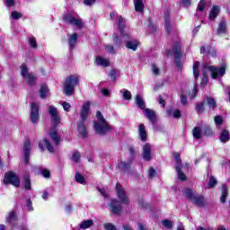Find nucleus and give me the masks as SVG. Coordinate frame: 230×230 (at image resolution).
Instances as JSON below:
<instances>
[{"instance_id": "nucleus-1", "label": "nucleus", "mask_w": 230, "mask_h": 230, "mask_svg": "<svg viewBox=\"0 0 230 230\" xmlns=\"http://www.w3.org/2000/svg\"><path fill=\"white\" fill-rule=\"evenodd\" d=\"M89 111H91V102H86L83 104L80 113V121L77 123V130L79 135L83 137H86L89 134L87 127L84 124V121H85V119H87V116H89Z\"/></svg>"}, {"instance_id": "nucleus-2", "label": "nucleus", "mask_w": 230, "mask_h": 230, "mask_svg": "<svg viewBox=\"0 0 230 230\" xmlns=\"http://www.w3.org/2000/svg\"><path fill=\"white\" fill-rule=\"evenodd\" d=\"M96 118L98 121L93 123L94 129L100 136H105L107 132L111 131V125L107 123V120H105V118H103L102 112L97 111Z\"/></svg>"}, {"instance_id": "nucleus-3", "label": "nucleus", "mask_w": 230, "mask_h": 230, "mask_svg": "<svg viewBox=\"0 0 230 230\" xmlns=\"http://www.w3.org/2000/svg\"><path fill=\"white\" fill-rule=\"evenodd\" d=\"M80 84V75H74L66 77L64 83V93L66 96L75 94V87Z\"/></svg>"}, {"instance_id": "nucleus-4", "label": "nucleus", "mask_w": 230, "mask_h": 230, "mask_svg": "<svg viewBox=\"0 0 230 230\" xmlns=\"http://www.w3.org/2000/svg\"><path fill=\"white\" fill-rule=\"evenodd\" d=\"M63 21L66 24L75 26V28H78L79 30H82V28H84V22H82L78 14H71L67 13L64 15Z\"/></svg>"}, {"instance_id": "nucleus-5", "label": "nucleus", "mask_w": 230, "mask_h": 230, "mask_svg": "<svg viewBox=\"0 0 230 230\" xmlns=\"http://www.w3.org/2000/svg\"><path fill=\"white\" fill-rule=\"evenodd\" d=\"M20 69H21V75L22 78H24L28 85L32 86V85H35V84H37V76H35V74L30 72L26 64H22L20 66Z\"/></svg>"}, {"instance_id": "nucleus-6", "label": "nucleus", "mask_w": 230, "mask_h": 230, "mask_svg": "<svg viewBox=\"0 0 230 230\" xmlns=\"http://www.w3.org/2000/svg\"><path fill=\"white\" fill-rule=\"evenodd\" d=\"M205 68L209 69L212 78L214 80H217V78H222L224 75H226V69H227V66L226 64H223L221 66L217 67V66H208L207 65L204 66Z\"/></svg>"}, {"instance_id": "nucleus-7", "label": "nucleus", "mask_w": 230, "mask_h": 230, "mask_svg": "<svg viewBox=\"0 0 230 230\" xmlns=\"http://www.w3.org/2000/svg\"><path fill=\"white\" fill-rule=\"evenodd\" d=\"M4 184H12L15 188H19L21 186V180L15 172L11 171L4 174Z\"/></svg>"}, {"instance_id": "nucleus-8", "label": "nucleus", "mask_w": 230, "mask_h": 230, "mask_svg": "<svg viewBox=\"0 0 230 230\" xmlns=\"http://www.w3.org/2000/svg\"><path fill=\"white\" fill-rule=\"evenodd\" d=\"M172 53H174V62L176 64V67L178 69H181L183 66L182 61L181 60V57L182 54H181V44L176 43L172 49Z\"/></svg>"}, {"instance_id": "nucleus-9", "label": "nucleus", "mask_w": 230, "mask_h": 230, "mask_svg": "<svg viewBox=\"0 0 230 230\" xmlns=\"http://www.w3.org/2000/svg\"><path fill=\"white\" fill-rule=\"evenodd\" d=\"M116 191L119 199L122 204H128V197L119 183L116 184Z\"/></svg>"}, {"instance_id": "nucleus-10", "label": "nucleus", "mask_w": 230, "mask_h": 230, "mask_svg": "<svg viewBox=\"0 0 230 230\" xmlns=\"http://www.w3.org/2000/svg\"><path fill=\"white\" fill-rule=\"evenodd\" d=\"M49 113L52 118L53 127L57 128L58 123H60V115H58V111L55 106H50L49 108Z\"/></svg>"}, {"instance_id": "nucleus-11", "label": "nucleus", "mask_w": 230, "mask_h": 230, "mask_svg": "<svg viewBox=\"0 0 230 230\" xmlns=\"http://www.w3.org/2000/svg\"><path fill=\"white\" fill-rule=\"evenodd\" d=\"M31 121L33 124L39 123V105L35 102L31 104Z\"/></svg>"}, {"instance_id": "nucleus-12", "label": "nucleus", "mask_w": 230, "mask_h": 230, "mask_svg": "<svg viewBox=\"0 0 230 230\" xmlns=\"http://www.w3.org/2000/svg\"><path fill=\"white\" fill-rule=\"evenodd\" d=\"M23 155H24V163L25 164H29L30 163V155L31 154V142L30 140H26L23 144Z\"/></svg>"}, {"instance_id": "nucleus-13", "label": "nucleus", "mask_w": 230, "mask_h": 230, "mask_svg": "<svg viewBox=\"0 0 230 230\" xmlns=\"http://www.w3.org/2000/svg\"><path fill=\"white\" fill-rule=\"evenodd\" d=\"M117 24L119 28V31H120V34L122 37H127L128 34L125 33L124 30L125 27L127 26V21L125 18H123L121 15L117 16Z\"/></svg>"}, {"instance_id": "nucleus-14", "label": "nucleus", "mask_w": 230, "mask_h": 230, "mask_svg": "<svg viewBox=\"0 0 230 230\" xmlns=\"http://www.w3.org/2000/svg\"><path fill=\"white\" fill-rule=\"evenodd\" d=\"M118 166L120 172L128 174L132 170V160L128 162H120Z\"/></svg>"}, {"instance_id": "nucleus-15", "label": "nucleus", "mask_w": 230, "mask_h": 230, "mask_svg": "<svg viewBox=\"0 0 230 230\" xmlns=\"http://www.w3.org/2000/svg\"><path fill=\"white\" fill-rule=\"evenodd\" d=\"M109 206H110L111 211V213H113V215H119V212L122 209L121 202L118 201L117 199H111Z\"/></svg>"}, {"instance_id": "nucleus-16", "label": "nucleus", "mask_w": 230, "mask_h": 230, "mask_svg": "<svg viewBox=\"0 0 230 230\" xmlns=\"http://www.w3.org/2000/svg\"><path fill=\"white\" fill-rule=\"evenodd\" d=\"M146 118H147V119H149V121L153 124L155 125V121H157V114H155V111H154V110L146 108L143 111Z\"/></svg>"}, {"instance_id": "nucleus-17", "label": "nucleus", "mask_w": 230, "mask_h": 230, "mask_svg": "<svg viewBox=\"0 0 230 230\" xmlns=\"http://www.w3.org/2000/svg\"><path fill=\"white\" fill-rule=\"evenodd\" d=\"M143 158L145 161H152V146L150 144H146L143 146Z\"/></svg>"}, {"instance_id": "nucleus-18", "label": "nucleus", "mask_w": 230, "mask_h": 230, "mask_svg": "<svg viewBox=\"0 0 230 230\" xmlns=\"http://www.w3.org/2000/svg\"><path fill=\"white\" fill-rule=\"evenodd\" d=\"M191 202H193V204H196V206H199V208H204V206H206V199L202 195L196 194Z\"/></svg>"}, {"instance_id": "nucleus-19", "label": "nucleus", "mask_w": 230, "mask_h": 230, "mask_svg": "<svg viewBox=\"0 0 230 230\" xmlns=\"http://www.w3.org/2000/svg\"><path fill=\"white\" fill-rule=\"evenodd\" d=\"M49 96V88H48V85L46 84H41L40 88V98L41 100H46Z\"/></svg>"}, {"instance_id": "nucleus-20", "label": "nucleus", "mask_w": 230, "mask_h": 230, "mask_svg": "<svg viewBox=\"0 0 230 230\" xmlns=\"http://www.w3.org/2000/svg\"><path fill=\"white\" fill-rule=\"evenodd\" d=\"M217 35H224L227 33V23L226 21H221L217 29Z\"/></svg>"}, {"instance_id": "nucleus-21", "label": "nucleus", "mask_w": 230, "mask_h": 230, "mask_svg": "<svg viewBox=\"0 0 230 230\" xmlns=\"http://www.w3.org/2000/svg\"><path fill=\"white\" fill-rule=\"evenodd\" d=\"M6 222L13 227V226H15V223L17 222V213H15V211H11L6 217Z\"/></svg>"}, {"instance_id": "nucleus-22", "label": "nucleus", "mask_w": 230, "mask_h": 230, "mask_svg": "<svg viewBox=\"0 0 230 230\" xmlns=\"http://www.w3.org/2000/svg\"><path fill=\"white\" fill-rule=\"evenodd\" d=\"M166 113L169 118L179 119L181 118V116H182V114L181 113V110H173L172 108H168Z\"/></svg>"}, {"instance_id": "nucleus-23", "label": "nucleus", "mask_w": 230, "mask_h": 230, "mask_svg": "<svg viewBox=\"0 0 230 230\" xmlns=\"http://www.w3.org/2000/svg\"><path fill=\"white\" fill-rule=\"evenodd\" d=\"M218 13H220V6L215 5L209 12V19L210 21H215L217 17H218Z\"/></svg>"}, {"instance_id": "nucleus-24", "label": "nucleus", "mask_w": 230, "mask_h": 230, "mask_svg": "<svg viewBox=\"0 0 230 230\" xmlns=\"http://www.w3.org/2000/svg\"><path fill=\"white\" fill-rule=\"evenodd\" d=\"M95 62L97 66H102V67H109V66H111V62L109 61V59L102 58L100 56L96 58Z\"/></svg>"}, {"instance_id": "nucleus-25", "label": "nucleus", "mask_w": 230, "mask_h": 230, "mask_svg": "<svg viewBox=\"0 0 230 230\" xmlns=\"http://www.w3.org/2000/svg\"><path fill=\"white\" fill-rule=\"evenodd\" d=\"M138 135L141 141H146V128L143 123L138 126Z\"/></svg>"}, {"instance_id": "nucleus-26", "label": "nucleus", "mask_w": 230, "mask_h": 230, "mask_svg": "<svg viewBox=\"0 0 230 230\" xmlns=\"http://www.w3.org/2000/svg\"><path fill=\"white\" fill-rule=\"evenodd\" d=\"M134 4L136 12H138L139 13L145 12V4L143 3V0H134Z\"/></svg>"}, {"instance_id": "nucleus-27", "label": "nucleus", "mask_w": 230, "mask_h": 230, "mask_svg": "<svg viewBox=\"0 0 230 230\" xmlns=\"http://www.w3.org/2000/svg\"><path fill=\"white\" fill-rule=\"evenodd\" d=\"M139 42L137 40H128L126 42V48H128V49H132V51H136Z\"/></svg>"}, {"instance_id": "nucleus-28", "label": "nucleus", "mask_w": 230, "mask_h": 230, "mask_svg": "<svg viewBox=\"0 0 230 230\" xmlns=\"http://www.w3.org/2000/svg\"><path fill=\"white\" fill-rule=\"evenodd\" d=\"M77 41H78V34L76 33L72 34L68 39L69 49H75V45L76 44Z\"/></svg>"}, {"instance_id": "nucleus-29", "label": "nucleus", "mask_w": 230, "mask_h": 230, "mask_svg": "<svg viewBox=\"0 0 230 230\" xmlns=\"http://www.w3.org/2000/svg\"><path fill=\"white\" fill-rule=\"evenodd\" d=\"M226 199H227V185L224 184L221 187L220 202L226 204Z\"/></svg>"}, {"instance_id": "nucleus-30", "label": "nucleus", "mask_w": 230, "mask_h": 230, "mask_svg": "<svg viewBox=\"0 0 230 230\" xmlns=\"http://www.w3.org/2000/svg\"><path fill=\"white\" fill-rule=\"evenodd\" d=\"M192 136H193L194 139H201L202 138V128H200V127H199V126H196L192 129Z\"/></svg>"}, {"instance_id": "nucleus-31", "label": "nucleus", "mask_w": 230, "mask_h": 230, "mask_svg": "<svg viewBox=\"0 0 230 230\" xmlns=\"http://www.w3.org/2000/svg\"><path fill=\"white\" fill-rule=\"evenodd\" d=\"M219 139L222 143H227V141H229V139H230L229 131H227V129H223L221 131Z\"/></svg>"}, {"instance_id": "nucleus-32", "label": "nucleus", "mask_w": 230, "mask_h": 230, "mask_svg": "<svg viewBox=\"0 0 230 230\" xmlns=\"http://www.w3.org/2000/svg\"><path fill=\"white\" fill-rule=\"evenodd\" d=\"M185 197L187 199H189L190 202L193 200V199H195V196L197 194H195V192H193V190H191V189H185L183 191Z\"/></svg>"}, {"instance_id": "nucleus-33", "label": "nucleus", "mask_w": 230, "mask_h": 230, "mask_svg": "<svg viewBox=\"0 0 230 230\" xmlns=\"http://www.w3.org/2000/svg\"><path fill=\"white\" fill-rule=\"evenodd\" d=\"M136 103L137 107H139V109H142V111L146 109V105L145 104V101L143 100V97H141V95L136 96Z\"/></svg>"}, {"instance_id": "nucleus-34", "label": "nucleus", "mask_w": 230, "mask_h": 230, "mask_svg": "<svg viewBox=\"0 0 230 230\" xmlns=\"http://www.w3.org/2000/svg\"><path fill=\"white\" fill-rule=\"evenodd\" d=\"M23 186L25 190H31V181H30V174L23 176Z\"/></svg>"}, {"instance_id": "nucleus-35", "label": "nucleus", "mask_w": 230, "mask_h": 230, "mask_svg": "<svg viewBox=\"0 0 230 230\" xmlns=\"http://www.w3.org/2000/svg\"><path fill=\"white\" fill-rule=\"evenodd\" d=\"M200 66V63L199 61H195L193 63V75L195 80H197V78H199V76L200 75L199 72V67Z\"/></svg>"}, {"instance_id": "nucleus-36", "label": "nucleus", "mask_w": 230, "mask_h": 230, "mask_svg": "<svg viewBox=\"0 0 230 230\" xmlns=\"http://www.w3.org/2000/svg\"><path fill=\"white\" fill-rule=\"evenodd\" d=\"M50 138L54 141L56 146H58V143H60V137H58V134H57V130H54L49 133Z\"/></svg>"}, {"instance_id": "nucleus-37", "label": "nucleus", "mask_w": 230, "mask_h": 230, "mask_svg": "<svg viewBox=\"0 0 230 230\" xmlns=\"http://www.w3.org/2000/svg\"><path fill=\"white\" fill-rule=\"evenodd\" d=\"M42 143L43 145H45L49 152H50L51 154L55 152V148L53 147V145H51V143L49 142V140H48V138L43 139Z\"/></svg>"}, {"instance_id": "nucleus-38", "label": "nucleus", "mask_w": 230, "mask_h": 230, "mask_svg": "<svg viewBox=\"0 0 230 230\" xmlns=\"http://www.w3.org/2000/svg\"><path fill=\"white\" fill-rule=\"evenodd\" d=\"M93 225V220H84L80 224L81 229H89Z\"/></svg>"}, {"instance_id": "nucleus-39", "label": "nucleus", "mask_w": 230, "mask_h": 230, "mask_svg": "<svg viewBox=\"0 0 230 230\" xmlns=\"http://www.w3.org/2000/svg\"><path fill=\"white\" fill-rule=\"evenodd\" d=\"M181 166H176V172L178 173V178L180 179V181H186V174L183 173V172L181 171Z\"/></svg>"}, {"instance_id": "nucleus-40", "label": "nucleus", "mask_w": 230, "mask_h": 230, "mask_svg": "<svg viewBox=\"0 0 230 230\" xmlns=\"http://www.w3.org/2000/svg\"><path fill=\"white\" fill-rule=\"evenodd\" d=\"M122 40L121 39H119V36L116 33L113 34V44H115V46H117L118 48H119L122 44Z\"/></svg>"}, {"instance_id": "nucleus-41", "label": "nucleus", "mask_w": 230, "mask_h": 230, "mask_svg": "<svg viewBox=\"0 0 230 230\" xmlns=\"http://www.w3.org/2000/svg\"><path fill=\"white\" fill-rule=\"evenodd\" d=\"M80 157H81V155H80V152L78 151H75L73 154H72V161L74 163H79L80 162Z\"/></svg>"}, {"instance_id": "nucleus-42", "label": "nucleus", "mask_w": 230, "mask_h": 230, "mask_svg": "<svg viewBox=\"0 0 230 230\" xmlns=\"http://www.w3.org/2000/svg\"><path fill=\"white\" fill-rule=\"evenodd\" d=\"M174 161L176 163V166H180V168H182V161L181 160V155L179 153L174 154Z\"/></svg>"}, {"instance_id": "nucleus-43", "label": "nucleus", "mask_w": 230, "mask_h": 230, "mask_svg": "<svg viewBox=\"0 0 230 230\" xmlns=\"http://www.w3.org/2000/svg\"><path fill=\"white\" fill-rule=\"evenodd\" d=\"M162 224L164 227H166V229H172V227H173V222L170 221L169 219H164L162 221Z\"/></svg>"}, {"instance_id": "nucleus-44", "label": "nucleus", "mask_w": 230, "mask_h": 230, "mask_svg": "<svg viewBox=\"0 0 230 230\" xmlns=\"http://www.w3.org/2000/svg\"><path fill=\"white\" fill-rule=\"evenodd\" d=\"M207 103L210 107V109H215V107H217V102H215V99L211 97H207Z\"/></svg>"}, {"instance_id": "nucleus-45", "label": "nucleus", "mask_w": 230, "mask_h": 230, "mask_svg": "<svg viewBox=\"0 0 230 230\" xmlns=\"http://www.w3.org/2000/svg\"><path fill=\"white\" fill-rule=\"evenodd\" d=\"M165 31H167V33H170L172 31V24L170 23V18H168V16H165Z\"/></svg>"}, {"instance_id": "nucleus-46", "label": "nucleus", "mask_w": 230, "mask_h": 230, "mask_svg": "<svg viewBox=\"0 0 230 230\" xmlns=\"http://www.w3.org/2000/svg\"><path fill=\"white\" fill-rule=\"evenodd\" d=\"M203 134L204 136H213V130L209 126H205L203 128Z\"/></svg>"}, {"instance_id": "nucleus-47", "label": "nucleus", "mask_w": 230, "mask_h": 230, "mask_svg": "<svg viewBox=\"0 0 230 230\" xmlns=\"http://www.w3.org/2000/svg\"><path fill=\"white\" fill-rule=\"evenodd\" d=\"M11 17L12 19H13L14 21H17L18 19H21V17H22V13L17 12V11H13L11 13Z\"/></svg>"}, {"instance_id": "nucleus-48", "label": "nucleus", "mask_w": 230, "mask_h": 230, "mask_svg": "<svg viewBox=\"0 0 230 230\" xmlns=\"http://www.w3.org/2000/svg\"><path fill=\"white\" fill-rule=\"evenodd\" d=\"M217 182V178H215V176H211L208 181V189L211 190V188H215Z\"/></svg>"}, {"instance_id": "nucleus-49", "label": "nucleus", "mask_w": 230, "mask_h": 230, "mask_svg": "<svg viewBox=\"0 0 230 230\" xmlns=\"http://www.w3.org/2000/svg\"><path fill=\"white\" fill-rule=\"evenodd\" d=\"M75 181L76 182H79V184H84L85 182V178L80 173L75 174Z\"/></svg>"}, {"instance_id": "nucleus-50", "label": "nucleus", "mask_w": 230, "mask_h": 230, "mask_svg": "<svg viewBox=\"0 0 230 230\" xmlns=\"http://www.w3.org/2000/svg\"><path fill=\"white\" fill-rule=\"evenodd\" d=\"M151 69H152L153 75H155V76H159L161 72L159 70V67H157L155 64L151 65Z\"/></svg>"}, {"instance_id": "nucleus-51", "label": "nucleus", "mask_w": 230, "mask_h": 230, "mask_svg": "<svg viewBox=\"0 0 230 230\" xmlns=\"http://www.w3.org/2000/svg\"><path fill=\"white\" fill-rule=\"evenodd\" d=\"M180 4L183 6V8H188L191 6V0H180Z\"/></svg>"}, {"instance_id": "nucleus-52", "label": "nucleus", "mask_w": 230, "mask_h": 230, "mask_svg": "<svg viewBox=\"0 0 230 230\" xmlns=\"http://www.w3.org/2000/svg\"><path fill=\"white\" fill-rule=\"evenodd\" d=\"M214 121L216 125L219 127L220 125H222V123H224V119L222 118V116L217 115L214 118Z\"/></svg>"}, {"instance_id": "nucleus-53", "label": "nucleus", "mask_w": 230, "mask_h": 230, "mask_svg": "<svg viewBox=\"0 0 230 230\" xmlns=\"http://www.w3.org/2000/svg\"><path fill=\"white\" fill-rule=\"evenodd\" d=\"M123 98L124 100H132V93H130V91L128 90L124 91Z\"/></svg>"}, {"instance_id": "nucleus-54", "label": "nucleus", "mask_w": 230, "mask_h": 230, "mask_svg": "<svg viewBox=\"0 0 230 230\" xmlns=\"http://www.w3.org/2000/svg\"><path fill=\"white\" fill-rule=\"evenodd\" d=\"M41 175L45 178V179H49V177H51V173L49 172V170L47 169H43L41 171Z\"/></svg>"}, {"instance_id": "nucleus-55", "label": "nucleus", "mask_w": 230, "mask_h": 230, "mask_svg": "<svg viewBox=\"0 0 230 230\" xmlns=\"http://www.w3.org/2000/svg\"><path fill=\"white\" fill-rule=\"evenodd\" d=\"M204 4H205V1L200 0L198 4L197 12H204Z\"/></svg>"}, {"instance_id": "nucleus-56", "label": "nucleus", "mask_w": 230, "mask_h": 230, "mask_svg": "<svg viewBox=\"0 0 230 230\" xmlns=\"http://www.w3.org/2000/svg\"><path fill=\"white\" fill-rule=\"evenodd\" d=\"M196 111L199 112V114L202 113L204 111V102H201L196 106Z\"/></svg>"}, {"instance_id": "nucleus-57", "label": "nucleus", "mask_w": 230, "mask_h": 230, "mask_svg": "<svg viewBox=\"0 0 230 230\" xmlns=\"http://www.w3.org/2000/svg\"><path fill=\"white\" fill-rule=\"evenodd\" d=\"M4 4L8 8H12V6H14L15 4V0H4Z\"/></svg>"}, {"instance_id": "nucleus-58", "label": "nucleus", "mask_w": 230, "mask_h": 230, "mask_svg": "<svg viewBox=\"0 0 230 230\" xmlns=\"http://www.w3.org/2000/svg\"><path fill=\"white\" fill-rule=\"evenodd\" d=\"M29 44L31 48H33V49L37 48V40H35V38H31L29 40Z\"/></svg>"}, {"instance_id": "nucleus-59", "label": "nucleus", "mask_w": 230, "mask_h": 230, "mask_svg": "<svg viewBox=\"0 0 230 230\" xmlns=\"http://www.w3.org/2000/svg\"><path fill=\"white\" fill-rule=\"evenodd\" d=\"M63 109L64 111H66V112H69L70 109H71V104H69V102H63L62 103Z\"/></svg>"}, {"instance_id": "nucleus-60", "label": "nucleus", "mask_w": 230, "mask_h": 230, "mask_svg": "<svg viewBox=\"0 0 230 230\" xmlns=\"http://www.w3.org/2000/svg\"><path fill=\"white\" fill-rule=\"evenodd\" d=\"M104 228L106 230H118V229H116V226H114V225H112L111 223L105 224Z\"/></svg>"}, {"instance_id": "nucleus-61", "label": "nucleus", "mask_w": 230, "mask_h": 230, "mask_svg": "<svg viewBox=\"0 0 230 230\" xmlns=\"http://www.w3.org/2000/svg\"><path fill=\"white\" fill-rule=\"evenodd\" d=\"M118 75V71L117 70H111V72H110V74H109V75H110V78L111 79V80H116V75Z\"/></svg>"}, {"instance_id": "nucleus-62", "label": "nucleus", "mask_w": 230, "mask_h": 230, "mask_svg": "<svg viewBox=\"0 0 230 230\" xmlns=\"http://www.w3.org/2000/svg\"><path fill=\"white\" fill-rule=\"evenodd\" d=\"M207 53L208 55H210L211 57H215V55H217V51L215 50V49L209 47L207 50Z\"/></svg>"}, {"instance_id": "nucleus-63", "label": "nucleus", "mask_w": 230, "mask_h": 230, "mask_svg": "<svg viewBox=\"0 0 230 230\" xmlns=\"http://www.w3.org/2000/svg\"><path fill=\"white\" fill-rule=\"evenodd\" d=\"M181 103L182 105H186V103H188V98L186 97V95L184 94L181 95Z\"/></svg>"}, {"instance_id": "nucleus-64", "label": "nucleus", "mask_w": 230, "mask_h": 230, "mask_svg": "<svg viewBox=\"0 0 230 230\" xmlns=\"http://www.w3.org/2000/svg\"><path fill=\"white\" fill-rule=\"evenodd\" d=\"M156 172H155V169H154L153 167H151L149 169V177L150 179H153V177L155 175Z\"/></svg>"}]
</instances>
